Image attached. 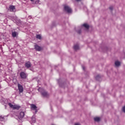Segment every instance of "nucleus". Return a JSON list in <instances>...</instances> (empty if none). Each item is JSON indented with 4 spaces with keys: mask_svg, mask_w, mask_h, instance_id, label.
I'll return each mask as SVG.
<instances>
[{
    "mask_svg": "<svg viewBox=\"0 0 125 125\" xmlns=\"http://www.w3.org/2000/svg\"><path fill=\"white\" fill-rule=\"evenodd\" d=\"M8 105L12 109H16V110H19V109H20V106H19L17 104L13 105L10 103H9Z\"/></svg>",
    "mask_w": 125,
    "mask_h": 125,
    "instance_id": "1",
    "label": "nucleus"
},
{
    "mask_svg": "<svg viewBox=\"0 0 125 125\" xmlns=\"http://www.w3.org/2000/svg\"><path fill=\"white\" fill-rule=\"evenodd\" d=\"M64 10H65V11L67 12L68 13H72V9H71V8H70V7H69L67 5L64 6Z\"/></svg>",
    "mask_w": 125,
    "mask_h": 125,
    "instance_id": "2",
    "label": "nucleus"
},
{
    "mask_svg": "<svg viewBox=\"0 0 125 125\" xmlns=\"http://www.w3.org/2000/svg\"><path fill=\"white\" fill-rule=\"evenodd\" d=\"M18 86L20 93H22V92H23V91H24V88H23V86H22V85L20 84V83H18Z\"/></svg>",
    "mask_w": 125,
    "mask_h": 125,
    "instance_id": "3",
    "label": "nucleus"
},
{
    "mask_svg": "<svg viewBox=\"0 0 125 125\" xmlns=\"http://www.w3.org/2000/svg\"><path fill=\"white\" fill-rule=\"evenodd\" d=\"M20 76L21 79H26V78H27V74H26L24 72H21L20 73Z\"/></svg>",
    "mask_w": 125,
    "mask_h": 125,
    "instance_id": "4",
    "label": "nucleus"
},
{
    "mask_svg": "<svg viewBox=\"0 0 125 125\" xmlns=\"http://www.w3.org/2000/svg\"><path fill=\"white\" fill-rule=\"evenodd\" d=\"M35 49L37 50L38 51H41V50H42V48L40 46L38 45H36L35 46Z\"/></svg>",
    "mask_w": 125,
    "mask_h": 125,
    "instance_id": "5",
    "label": "nucleus"
},
{
    "mask_svg": "<svg viewBox=\"0 0 125 125\" xmlns=\"http://www.w3.org/2000/svg\"><path fill=\"white\" fill-rule=\"evenodd\" d=\"M24 116H25V114L23 112H21L19 115V119H22V118L24 117Z\"/></svg>",
    "mask_w": 125,
    "mask_h": 125,
    "instance_id": "6",
    "label": "nucleus"
},
{
    "mask_svg": "<svg viewBox=\"0 0 125 125\" xmlns=\"http://www.w3.org/2000/svg\"><path fill=\"white\" fill-rule=\"evenodd\" d=\"M31 108L32 110H35L36 113L38 112V110H37V106L35 104H31Z\"/></svg>",
    "mask_w": 125,
    "mask_h": 125,
    "instance_id": "7",
    "label": "nucleus"
},
{
    "mask_svg": "<svg viewBox=\"0 0 125 125\" xmlns=\"http://www.w3.org/2000/svg\"><path fill=\"white\" fill-rule=\"evenodd\" d=\"M10 11L13 12L15 11V7L14 6H10L9 7Z\"/></svg>",
    "mask_w": 125,
    "mask_h": 125,
    "instance_id": "8",
    "label": "nucleus"
},
{
    "mask_svg": "<svg viewBox=\"0 0 125 125\" xmlns=\"http://www.w3.org/2000/svg\"><path fill=\"white\" fill-rule=\"evenodd\" d=\"M42 95L43 97H45L47 95V93H46L44 90H43L42 91Z\"/></svg>",
    "mask_w": 125,
    "mask_h": 125,
    "instance_id": "9",
    "label": "nucleus"
},
{
    "mask_svg": "<svg viewBox=\"0 0 125 125\" xmlns=\"http://www.w3.org/2000/svg\"><path fill=\"white\" fill-rule=\"evenodd\" d=\"M25 67L27 68H30L31 67V63L29 62L25 63Z\"/></svg>",
    "mask_w": 125,
    "mask_h": 125,
    "instance_id": "10",
    "label": "nucleus"
},
{
    "mask_svg": "<svg viewBox=\"0 0 125 125\" xmlns=\"http://www.w3.org/2000/svg\"><path fill=\"white\" fill-rule=\"evenodd\" d=\"M74 49L75 50H78V49H80V47L79 46V45L78 44L75 45L74 46Z\"/></svg>",
    "mask_w": 125,
    "mask_h": 125,
    "instance_id": "11",
    "label": "nucleus"
},
{
    "mask_svg": "<svg viewBox=\"0 0 125 125\" xmlns=\"http://www.w3.org/2000/svg\"><path fill=\"white\" fill-rule=\"evenodd\" d=\"M94 120L95 122H100L101 119H100V117H95L94 118Z\"/></svg>",
    "mask_w": 125,
    "mask_h": 125,
    "instance_id": "12",
    "label": "nucleus"
},
{
    "mask_svg": "<svg viewBox=\"0 0 125 125\" xmlns=\"http://www.w3.org/2000/svg\"><path fill=\"white\" fill-rule=\"evenodd\" d=\"M115 66L118 67V66H120V65H121V62H120L119 61H116L115 62Z\"/></svg>",
    "mask_w": 125,
    "mask_h": 125,
    "instance_id": "13",
    "label": "nucleus"
},
{
    "mask_svg": "<svg viewBox=\"0 0 125 125\" xmlns=\"http://www.w3.org/2000/svg\"><path fill=\"white\" fill-rule=\"evenodd\" d=\"M83 27H84V28H85L86 29H89V25H88V24H86V23H84L83 24Z\"/></svg>",
    "mask_w": 125,
    "mask_h": 125,
    "instance_id": "14",
    "label": "nucleus"
},
{
    "mask_svg": "<svg viewBox=\"0 0 125 125\" xmlns=\"http://www.w3.org/2000/svg\"><path fill=\"white\" fill-rule=\"evenodd\" d=\"M30 0L34 2V3H36V4L39 3V2L40 1V0Z\"/></svg>",
    "mask_w": 125,
    "mask_h": 125,
    "instance_id": "15",
    "label": "nucleus"
},
{
    "mask_svg": "<svg viewBox=\"0 0 125 125\" xmlns=\"http://www.w3.org/2000/svg\"><path fill=\"white\" fill-rule=\"evenodd\" d=\"M18 34L17 32H14L12 33V36L13 37H14V38H15V37H16V36H17Z\"/></svg>",
    "mask_w": 125,
    "mask_h": 125,
    "instance_id": "16",
    "label": "nucleus"
},
{
    "mask_svg": "<svg viewBox=\"0 0 125 125\" xmlns=\"http://www.w3.org/2000/svg\"><path fill=\"white\" fill-rule=\"evenodd\" d=\"M36 38L38 39V40H42V36H41V35H37L36 36Z\"/></svg>",
    "mask_w": 125,
    "mask_h": 125,
    "instance_id": "17",
    "label": "nucleus"
},
{
    "mask_svg": "<svg viewBox=\"0 0 125 125\" xmlns=\"http://www.w3.org/2000/svg\"><path fill=\"white\" fill-rule=\"evenodd\" d=\"M31 122L33 124H35V123H36V118L35 117H33L31 119Z\"/></svg>",
    "mask_w": 125,
    "mask_h": 125,
    "instance_id": "18",
    "label": "nucleus"
},
{
    "mask_svg": "<svg viewBox=\"0 0 125 125\" xmlns=\"http://www.w3.org/2000/svg\"><path fill=\"white\" fill-rule=\"evenodd\" d=\"M0 121H3V120H4V118L2 116H0Z\"/></svg>",
    "mask_w": 125,
    "mask_h": 125,
    "instance_id": "19",
    "label": "nucleus"
},
{
    "mask_svg": "<svg viewBox=\"0 0 125 125\" xmlns=\"http://www.w3.org/2000/svg\"><path fill=\"white\" fill-rule=\"evenodd\" d=\"M123 112H124V113H125V106H124L123 107Z\"/></svg>",
    "mask_w": 125,
    "mask_h": 125,
    "instance_id": "20",
    "label": "nucleus"
},
{
    "mask_svg": "<svg viewBox=\"0 0 125 125\" xmlns=\"http://www.w3.org/2000/svg\"><path fill=\"white\" fill-rule=\"evenodd\" d=\"M109 9H110V10H113V6H110V7H109Z\"/></svg>",
    "mask_w": 125,
    "mask_h": 125,
    "instance_id": "21",
    "label": "nucleus"
},
{
    "mask_svg": "<svg viewBox=\"0 0 125 125\" xmlns=\"http://www.w3.org/2000/svg\"><path fill=\"white\" fill-rule=\"evenodd\" d=\"M81 33H82V31L81 30L78 31V34H81Z\"/></svg>",
    "mask_w": 125,
    "mask_h": 125,
    "instance_id": "22",
    "label": "nucleus"
},
{
    "mask_svg": "<svg viewBox=\"0 0 125 125\" xmlns=\"http://www.w3.org/2000/svg\"><path fill=\"white\" fill-rule=\"evenodd\" d=\"M98 78H100V76L97 75L96 77V79L97 80Z\"/></svg>",
    "mask_w": 125,
    "mask_h": 125,
    "instance_id": "23",
    "label": "nucleus"
},
{
    "mask_svg": "<svg viewBox=\"0 0 125 125\" xmlns=\"http://www.w3.org/2000/svg\"><path fill=\"white\" fill-rule=\"evenodd\" d=\"M75 125H81L79 123H76Z\"/></svg>",
    "mask_w": 125,
    "mask_h": 125,
    "instance_id": "24",
    "label": "nucleus"
},
{
    "mask_svg": "<svg viewBox=\"0 0 125 125\" xmlns=\"http://www.w3.org/2000/svg\"><path fill=\"white\" fill-rule=\"evenodd\" d=\"M82 0H76V1H81Z\"/></svg>",
    "mask_w": 125,
    "mask_h": 125,
    "instance_id": "25",
    "label": "nucleus"
},
{
    "mask_svg": "<svg viewBox=\"0 0 125 125\" xmlns=\"http://www.w3.org/2000/svg\"><path fill=\"white\" fill-rule=\"evenodd\" d=\"M83 70H84V66H82Z\"/></svg>",
    "mask_w": 125,
    "mask_h": 125,
    "instance_id": "26",
    "label": "nucleus"
}]
</instances>
